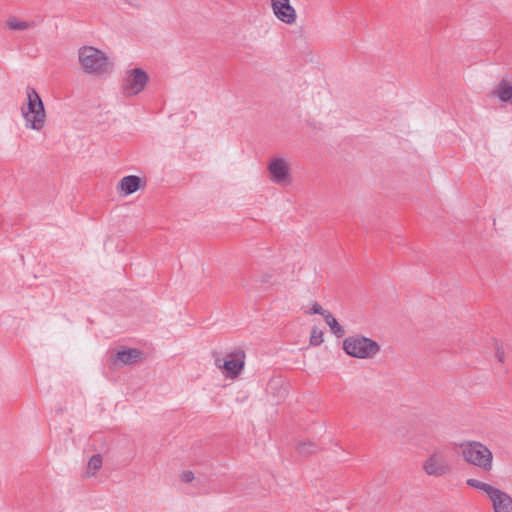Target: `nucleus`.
Segmentation results:
<instances>
[{
	"label": "nucleus",
	"instance_id": "b1692460",
	"mask_svg": "<svg viewBox=\"0 0 512 512\" xmlns=\"http://www.w3.org/2000/svg\"><path fill=\"white\" fill-rule=\"evenodd\" d=\"M290 2V0H270V6L277 5L280 3Z\"/></svg>",
	"mask_w": 512,
	"mask_h": 512
},
{
	"label": "nucleus",
	"instance_id": "aec40b11",
	"mask_svg": "<svg viewBox=\"0 0 512 512\" xmlns=\"http://www.w3.org/2000/svg\"><path fill=\"white\" fill-rule=\"evenodd\" d=\"M298 450L301 453H313L316 450V445L310 442L301 443L298 446Z\"/></svg>",
	"mask_w": 512,
	"mask_h": 512
},
{
	"label": "nucleus",
	"instance_id": "9b49d317",
	"mask_svg": "<svg viewBox=\"0 0 512 512\" xmlns=\"http://www.w3.org/2000/svg\"><path fill=\"white\" fill-rule=\"evenodd\" d=\"M140 356L141 351L138 349H124L116 353V355L112 358V362L114 365H129L136 362Z\"/></svg>",
	"mask_w": 512,
	"mask_h": 512
},
{
	"label": "nucleus",
	"instance_id": "9d476101",
	"mask_svg": "<svg viewBox=\"0 0 512 512\" xmlns=\"http://www.w3.org/2000/svg\"><path fill=\"white\" fill-rule=\"evenodd\" d=\"M489 499L494 512H512V497L505 491L497 488Z\"/></svg>",
	"mask_w": 512,
	"mask_h": 512
},
{
	"label": "nucleus",
	"instance_id": "412c9836",
	"mask_svg": "<svg viewBox=\"0 0 512 512\" xmlns=\"http://www.w3.org/2000/svg\"><path fill=\"white\" fill-rule=\"evenodd\" d=\"M182 482L190 483L195 479L194 473L190 470L182 471L179 475Z\"/></svg>",
	"mask_w": 512,
	"mask_h": 512
},
{
	"label": "nucleus",
	"instance_id": "4468645a",
	"mask_svg": "<svg viewBox=\"0 0 512 512\" xmlns=\"http://www.w3.org/2000/svg\"><path fill=\"white\" fill-rule=\"evenodd\" d=\"M35 26L33 21H23L15 16H11L6 21V27L12 31H24L29 30Z\"/></svg>",
	"mask_w": 512,
	"mask_h": 512
},
{
	"label": "nucleus",
	"instance_id": "423d86ee",
	"mask_svg": "<svg viewBox=\"0 0 512 512\" xmlns=\"http://www.w3.org/2000/svg\"><path fill=\"white\" fill-rule=\"evenodd\" d=\"M269 180L278 186H287L292 182L290 162L282 156L272 157L267 163Z\"/></svg>",
	"mask_w": 512,
	"mask_h": 512
},
{
	"label": "nucleus",
	"instance_id": "6ab92c4d",
	"mask_svg": "<svg viewBox=\"0 0 512 512\" xmlns=\"http://www.w3.org/2000/svg\"><path fill=\"white\" fill-rule=\"evenodd\" d=\"M116 4L121 9H124L126 6L136 9L140 7L138 0H116Z\"/></svg>",
	"mask_w": 512,
	"mask_h": 512
},
{
	"label": "nucleus",
	"instance_id": "f257e3e1",
	"mask_svg": "<svg viewBox=\"0 0 512 512\" xmlns=\"http://www.w3.org/2000/svg\"><path fill=\"white\" fill-rule=\"evenodd\" d=\"M77 56L78 63L85 74L104 76L113 71L114 63L108 55L94 46L80 47Z\"/></svg>",
	"mask_w": 512,
	"mask_h": 512
},
{
	"label": "nucleus",
	"instance_id": "20e7f679",
	"mask_svg": "<svg viewBox=\"0 0 512 512\" xmlns=\"http://www.w3.org/2000/svg\"><path fill=\"white\" fill-rule=\"evenodd\" d=\"M380 345L371 338L363 335H353L344 339L343 350L351 357L371 359L380 352Z\"/></svg>",
	"mask_w": 512,
	"mask_h": 512
},
{
	"label": "nucleus",
	"instance_id": "6e6552de",
	"mask_svg": "<svg viewBox=\"0 0 512 512\" xmlns=\"http://www.w3.org/2000/svg\"><path fill=\"white\" fill-rule=\"evenodd\" d=\"M245 353L241 349H236L227 354L226 359L219 357L215 359V366L221 369L223 375L229 379H235L241 373L245 366Z\"/></svg>",
	"mask_w": 512,
	"mask_h": 512
},
{
	"label": "nucleus",
	"instance_id": "dca6fc26",
	"mask_svg": "<svg viewBox=\"0 0 512 512\" xmlns=\"http://www.w3.org/2000/svg\"><path fill=\"white\" fill-rule=\"evenodd\" d=\"M102 464H103V460H102L101 455L100 454L93 455L88 461L86 472H85L86 476H88V477L94 476L96 474V472L101 469Z\"/></svg>",
	"mask_w": 512,
	"mask_h": 512
},
{
	"label": "nucleus",
	"instance_id": "7ed1b4c3",
	"mask_svg": "<svg viewBox=\"0 0 512 512\" xmlns=\"http://www.w3.org/2000/svg\"><path fill=\"white\" fill-rule=\"evenodd\" d=\"M463 459L483 472H490L493 468V453L482 442L467 441L460 444Z\"/></svg>",
	"mask_w": 512,
	"mask_h": 512
},
{
	"label": "nucleus",
	"instance_id": "f03ea898",
	"mask_svg": "<svg viewBox=\"0 0 512 512\" xmlns=\"http://www.w3.org/2000/svg\"><path fill=\"white\" fill-rule=\"evenodd\" d=\"M27 104L21 107V114L27 129L41 131L46 121V111L38 92L28 86L26 88Z\"/></svg>",
	"mask_w": 512,
	"mask_h": 512
},
{
	"label": "nucleus",
	"instance_id": "39448f33",
	"mask_svg": "<svg viewBox=\"0 0 512 512\" xmlns=\"http://www.w3.org/2000/svg\"><path fill=\"white\" fill-rule=\"evenodd\" d=\"M423 472L434 478H441L449 475L453 470L448 451L445 448H435L422 462Z\"/></svg>",
	"mask_w": 512,
	"mask_h": 512
},
{
	"label": "nucleus",
	"instance_id": "2eb2a0df",
	"mask_svg": "<svg viewBox=\"0 0 512 512\" xmlns=\"http://www.w3.org/2000/svg\"><path fill=\"white\" fill-rule=\"evenodd\" d=\"M325 321L327 325L330 327L332 333L340 338L343 337L345 334V330L343 327L338 323L337 319L332 315L331 312L325 314Z\"/></svg>",
	"mask_w": 512,
	"mask_h": 512
},
{
	"label": "nucleus",
	"instance_id": "4be33fe9",
	"mask_svg": "<svg viewBox=\"0 0 512 512\" xmlns=\"http://www.w3.org/2000/svg\"><path fill=\"white\" fill-rule=\"evenodd\" d=\"M309 313L310 314H320L325 318V314L329 313V311L323 309L318 303L314 302Z\"/></svg>",
	"mask_w": 512,
	"mask_h": 512
},
{
	"label": "nucleus",
	"instance_id": "0eeeda50",
	"mask_svg": "<svg viewBox=\"0 0 512 512\" xmlns=\"http://www.w3.org/2000/svg\"><path fill=\"white\" fill-rule=\"evenodd\" d=\"M149 81L148 74L141 68L129 69L125 72L121 89L125 97H133L140 94Z\"/></svg>",
	"mask_w": 512,
	"mask_h": 512
},
{
	"label": "nucleus",
	"instance_id": "ddd939ff",
	"mask_svg": "<svg viewBox=\"0 0 512 512\" xmlns=\"http://www.w3.org/2000/svg\"><path fill=\"white\" fill-rule=\"evenodd\" d=\"M493 95L502 102L512 101V85L506 80H502L493 90Z\"/></svg>",
	"mask_w": 512,
	"mask_h": 512
},
{
	"label": "nucleus",
	"instance_id": "f8f14e48",
	"mask_svg": "<svg viewBox=\"0 0 512 512\" xmlns=\"http://www.w3.org/2000/svg\"><path fill=\"white\" fill-rule=\"evenodd\" d=\"M141 179L135 175L123 177L119 182L121 193L125 196L136 192L140 187Z\"/></svg>",
	"mask_w": 512,
	"mask_h": 512
},
{
	"label": "nucleus",
	"instance_id": "5701e85b",
	"mask_svg": "<svg viewBox=\"0 0 512 512\" xmlns=\"http://www.w3.org/2000/svg\"><path fill=\"white\" fill-rule=\"evenodd\" d=\"M495 357L497 358V360L500 362V363H503L504 360H505V352H504V349L497 345L496 347V351H495Z\"/></svg>",
	"mask_w": 512,
	"mask_h": 512
},
{
	"label": "nucleus",
	"instance_id": "1a4fd4ad",
	"mask_svg": "<svg viewBox=\"0 0 512 512\" xmlns=\"http://www.w3.org/2000/svg\"><path fill=\"white\" fill-rule=\"evenodd\" d=\"M273 15L280 22L293 25L297 21V12L296 9L291 5L290 2L280 3L277 5L271 6Z\"/></svg>",
	"mask_w": 512,
	"mask_h": 512
},
{
	"label": "nucleus",
	"instance_id": "f3484780",
	"mask_svg": "<svg viewBox=\"0 0 512 512\" xmlns=\"http://www.w3.org/2000/svg\"><path fill=\"white\" fill-rule=\"evenodd\" d=\"M467 485L472 487V488H475V489H478V490H481L483 492H485L487 494V496L490 498L491 495L496 491V487L488 484V483H485V482H482V481H479L477 479H474V478H470L467 480Z\"/></svg>",
	"mask_w": 512,
	"mask_h": 512
},
{
	"label": "nucleus",
	"instance_id": "a211bd4d",
	"mask_svg": "<svg viewBox=\"0 0 512 512\" xmlns=\"http://www.w3.org/2000/svg\"><path fill=\"white\" fill-rule=\"evenodd\" d=\"M323 341V332L318 328H313L310 335V345L319 346Z\"/></svg>",
	"mask_w": 512,
	"mask_h": 512
}]
</instances>
